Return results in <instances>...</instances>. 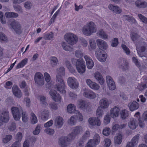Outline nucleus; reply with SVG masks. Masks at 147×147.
Returning a JSON list of instances; mask_svg holds the SVG:
<instances>
[{
	"label": "nucleus",
	"mask_w": 147,
	"mask_h": 147,
	"mask_svg": "<svg viewBox=\"0 0 147 147\" xmlns=\"http://www.w3.org/2000/svg\"><path fill=\"white\" fill-rule=\"evenodd\" d=\"M131 38L133 41L137 40L136 43V50L139 56L147 57V40L141 39L140 41L138 39L140 37L139 35L135 33H132L130 34Z\"/></svg>",
	"instance_id": "nucleus-1"
},
{
	"label": "nucleus",
	"mask_w": 147,
	"mask_h": 147,
	"mask_svg": "<svg viewBox=\"0 0 147 147\" xmlns=\"http://www.w3.org/2000/svg\"><path fill=\"white\" fill-rule=\"evenodd\" d=\"M97 28L95 24L92 22L87 23L82 29L83 33L86 36H90L93 33H95Z\"/></svg>",
	"instance_id": "nucleus-2"
},
{
	"label": "nucleus",
	"mask_w": 147,
	"mask_h": 147,
	"mask_svg": "<svg viewBox=\"0 0 147 147\" xmlns=\"http://www.w3.org/2000/svg\"><path fill=\"white\" fill-rule=\"evenodd\" d=\"M74 60H76V69L78 73L80 74H83L85 72L86 69V66L85 62L82 59H79L77 60L73 59L71 60L73 63Z\"/></svg>",
	"instance_id": "nucleus-3"
},
{
	"label": "nucleus",
	"mask_w": 147,
	"mask_h": 147,
	"mask_svg": "<svg viewBox=\"0 0 147 147\" xmlns=\"http://www.w3.org/2000/svg\"><path fill=\"white\" fill-rule=\"evenodd\" d=\"M64 40L70 45H73L76 44L78 41V36L72 33L65 34L64 36Z\"/></svg>",
	"instance_id": "nucleus-4"
},
{
	"label": "nucleus",
	"mask_w": 147,
	"mask_h": 147,
	"mask_svg": "<svg viewBox=\"0 0 147 147\" xmlns=\"http://www.w3.org/2000/svg\"><path fill=\"white\" fill-rule=\"evenodd\" d=\"M9 113L8 111L5 110L0 113V128H3V123H7L9 120Z\"/></svg>",
	"instance_id": "nucleus-5"
},
{
	"label": "nucleus",
	"mask_w": 147,
	"mask_h": 147,
	"mask_svg": "<svg viewBox=\"0 0 147 147\" xmlns=\"http://www.w3.org/2000/svg\"><path fill=\"white\" fill-rule=\"evenodd\" d=\"M11 110L14 119L16 121L19 120L21 118V113L22 112V109L19 106L18 107H13Z\"/></svg>",
	"instance_id": "nucleus-6"
},
{
	"label": "nucleus",
	"mask_w": 147,
	"mask_h": 147,
	"mask_svg": "<svg viewBox=\"0 0 147 147\" xmlns=\"http://www.w3.org/2000/svg\"><path fill=\"white\" fill-rule=\"evenodd\" d=\"M8 26L10 29H13L17 34H20L22 32L21 25L18 21H13Z\"/></svg>",
	"instance_id": "nucleus-7"
},
{
	"label": "nucleus",
	"mask_w": 147,
	"mask_h": 147,
	"mask_svg": "<svg viewBox=\"0 0 147 147\" xmlns=\"http://www.w3.org/2000/svg\"><path fill=\"white\" fill-rule=\"evenodd\" d=\"M82 94L85 97L90 99H94L96 97V94L92 91L89 89H84Z\"/></svg>",
	"instance_id": "nucleus-8"
},
{
	"label": "nucleus",
	"mask_w": 147,
	"mask_h": 147,
	"mask_svg": "<svg viewBox=\"0 0 147 147\" xmlns=\"http://www.w3.org/2000/svg\"><path fill=\"white\" fill-rule=\"evenodd\" d=\"M34 80L35 83L39 86H42L45 83L44 78L43 74L40 72H36L34 75Z\"/></svg>",
	"instance_id": "nucleus-9"
},
{
	"label": "nucleus",
	"mask_w": 147,
	"mask_h": 147,
	"mask_svg": "<svg viewBox=\"0 0 147 147\" xmlns=\"http://www.w3.org/2000/svg\"><path fill=\"white\" fill-rule=\"evenodd\" d=\"M67 83L69 87L72 89H76L78 87V82L74 77L69 78L67 79Z\"/></svg>",
	"instance_id": "nucleus-10"
},
{
	"label": "nucleus",
	"mask_w": 147,
	"mask_h": 147,
	"mask_svg": "<svg viewBox=\"0 0 147 147\" xmlns=\"http://www.w3.org/2000/svg\"><path fill=\"white\" fill-rule=\"evenodd\" d=\"M57 84L56 85V88L57 90L62 94H64L66 92L65 84L64 81L63 80L56 81Z\"/></svg>",
	"instance_id": "nucleus-11"
},
{
	"label": "nucleus",
	"mask_w": 147,
	"mask_h": 147,
	"mask_svg": "<svg viewBox=\"0 0 147 147\" xmlns=\"http://www.w3.org/2000/svg\"><path fill=\"white\" fill-rule=\"evenodd\" d=\"M89 124L92 126H100L101 123L100 119L98 117H92L89 118L88 120Z\"/></svg>",
	"instance_id": "nucleus-12"
},
{
	"label": "nucleus",
	"mask_w": 147,
	"mask_h": 147,
	"mask_svg": "<svg viewBox=\"0 0 147 147\" xmlns=\"http://www.w3.org/2000/svg\"><path fill=\"white\" fill-rule=\"evenodd\" d=\"M120 109L119 107L115 106L111 109L110 111V116L113 118H115L119 115Z\"/></svg>",
	"instance_id": "nucleus-13"
},
{
	"label": "nucleus",
	"mask_w": 147,
	"mask_h": 147,
	"mask_svg": "<svg viewBox=\"0 0 147 147\" xmlns=\"http://www.w3.org/2000/svg\"><path fill=\"white\" fill-rule=\"evenodd\" d=\"M106 80L107 86L110 90H115L116 88L115 84L112 78L110 76H107L106 77Z\"/></svg>",
	"instance_id": "nucleus-14"
},
{
	"label": "nucleus",
	"mask_w": 147,
	"mask_h": 147,
	"mask_svg": "<svg viewBox=\"0 0 147 147\" xmlns=\"http://www.w3.org/2000/svg\"><path fill=\"white\" fill-rule=\"evenodd\" d=\"M100 51L99 49H98L95 51L96 57L100 61L102 62H105L107 57V54L105 53L102 54Z\"/></svg>",
	"instance_id": "nucleus-15"
},
{
	"label": "nucleus",
	"mask_w": 147,
	"mask_h": 147,
	"mask_svg": "<svg viewBox=\"0 0 147 147\" xmlns=\"http://www.w3.org/2000/svg\"><path fill=\"white\" fill-rule=\"evenodd\" d=\"M49 94L53 100L55 101L59 102H61V98L60 95L58 94L55 91L51 90L50 91Z\"/></svg>",
	"instance_id": "nucleus-16"
},
{
	"label": "nucleus",
	"mask_w": 147,
	"mask_h": 147,
	"mask_svg": "<svg viewBox=\"0 0 147 147\" xmlns=\"http://www.w3.org/2000/svg\"><path fill=\"white\" fill-rule=\"evenodd\" d=\"M56 81H59L62 80L61 77L65 74V69L64 67H61L56 70Z\"/></svg>",
	"instance_id": "nucleus-17"
},
{
	"label": "nucleus",
	"mask_w": 147,
	"mask_h": 147,
	"mask_svg": "<svg viewBox=\"0 0 147 147\" xmlns=\"http://www.w3.org/2000/svg\"><path fill=\"white\" fill-rule=\"evenodd\" d=\"M94 76L96 80L100 85H102L105 83V80L101 74L98 71L96 72Z\"/></svg>",
	"instance_id": "nucleus-18"
},
{
	"label": "nucleus",
	"mask_w": 147,
	"mask_h": 147,
	"mask_svg": "<svg viewBox=\"0 0 147 147\" xmlns=\"http://www.w3.org/2000/svg\"><path fill=\"white\" fill-rule=\"evenodd\" d=\"M84 58L86 61L87 68L89 69H91L94 66V62L92 58L89 56L85 55Z\"/></svg>",
	"instance_id": "nucleus-19"
},
{
	"label": "nucleus",
	"mask_w": 147,
	"mask_h": 147,
	"mask_svg": "<svg viewBox=\"0 0 147 147\" xmlns=\"http://www.w3.org/2000/svg\"><path fill=\"white\" fill-rule=\"evenodd\" d=\"M99 107L103 109H107L109 106V101L107 98H101L99 101Z\"/></svg>",
	"instance_id": "nucleus-20"
},
{
	"label": "nucleus",
	"mask_w": 147,
	"mask_h": 147,
	"mask_svg": "<svg viewBox=\"0 0 147 147\" xmlns=\"http://www.w3.org/2000/svg\"><path fill=\"white\" fill-rule=\"evenodd\" d=\"M96 42L99 49L102 50H106L107 48V44L104 40L101 39H98L97 40Z\"/></svg>",
	"instance_id": "nucleus-21"
},
{
	"label": "nucleus",
	"mask_w": 147,
	"mask_h": 147,
	"mask_svg": "<svg viewBox=\"0 0 147 147\" xmlns=\"http://www.w3.org/2000/svg\"><path fill=\"white\" fill-rule=\"evenodd\" d=\"M127 106L129 110L133 111L138 109L140 105L136 101H133L129 102Z\"/></svg>",
	"instance_id": "nucleus-22"
},
{
	"label": "nucleus",
	"mask_w": 147,
	"mask_h": 147,
	"mask_svg": "<svg viewBox=\"0 0 147 147\" xmlns=\"http://www.w3.org/2000/svg\"><path fill=\"white\" fill-rule=\"evenodd\" d=\"M12 90L13 94L16 97L20 98L22 96V93L16 85H14L13 86Z\"/></svg>",
	"instance_id": "nucleus-23"
},
{
	"label": "nucleus",
	"mask_w": 147,
	"mask_h": 147,
	"mask_svg": "<svg viewBox=\"0 0 147 147\" xmlns=\"http://www.w3.org/2000/svg\"><path fill=\"white\" fill-rule=\"evenodd\" d=\"M128 124L130 129L132 130L135 129L138 125V120L136 119L132 118L130 120Z\"/></svg>",
	"instance_id": "nucleus-24"
},
{
	"label": "nucleus",
	"mask_w": 147,
	"mask_h": 147,
	"mask_svg": "<svg viewBox=\"0 0 147 147\" xmlns=\"http://www.w3.org/2000/svg\"><path fill=\"white\" fill-rule=\"evenodd\" d=\"M63 123V119L59 116L56 117L54 121V124L56 127L58 128H61Z\"/></svg>",
	"instance_id": "nucleus-25"
},
{
	"label": "nucleus",
	"mask_w": 147,
	"mask_h": 147,
	"mask_svg": "<svg viewBox=\"0 0 147 147\" xmlns=\"http://www.w3.org/2000/svg\"><path fill=\"white\" fill-rule=\"evenodd\" d=\"M118 63L119 67L122 70L124 71L128 69V64L124 60L120 59L118 61Z\"/></svg>",
	"instance_id": "nucleus-26"
},
{
	"label": "nucleus",
	"mask_w": 147,
	"mask_h": 147,
	"mask_svg": "<svg viewBox=\"0 0 147 147\" xmlns=\"http://www.w3.org/2000/svg\"><path fill=\"white\" fill-rule=\"evenodd\" d=\"M135 4L139 8H145L147 7V2L143 0H137L136 1Z\"/></svg>",
	"instance_id": "nucleus-27"
},
{
	"label": "nucleus",
	"mask_w": 147,
	"mask_h": 147,
	"mask_svg": "<svg viewBox=\"0 0 147 147\" xmlns=\"http://www.w3.org/2000/svg\"><path fill=\"white\" fill-rule=\"evenodd\" d=\"M108 8L110 10L116 14H119L122 11L121 9L119 7L114 5L112 4H109Z\"/></svg>",
	"instance_id": "nucleus-28"
},
{
	"label": "nucleus",
	"mask_w": 147,
	"mask_h": 147,
	"mask_svg": "<svg viewBox=\"0 0 147 147\" xmlns=\"http://www.w3.org/2000/svg\"><path fill=\"white\" fill-rule=\"evenodd\" d=\"M123 135L121 133L117 134L114 137V142L116 144H120L122 141Z\"/></svg>",
	"instance_id": "nucleus-29"
},
{
	"label": "nucleus",
	"mask_w": 147,
	"mask_h": 147,
	"mask_svg": "<svg viewBox=\"0 0 147 147\" xmlns=\"http://www.w3.org/2000/svg\"><path fill=\"white\" fill-rule=\"evenodd\" d=\"M83 131V127L80 126H78L74 127L72 130V132L76 136L81 134Z\"/></svg>",
	"instance_id": "nucleus-30"
},
{
	"label": "nucleus",
	"mask_w": 147,
	"mask_h": 147,
	"mask_svg": "<svg viewBox=\"0 0 147 147\" xmlns=\"http://www.w3.org/2000/svg\"><path fill=\"white\" fill-rule=\"evenodd\" d=\"M61 46L63 49L66 51H69L72 52L74 51V48L73 47L67 44L64 42L63 41L61 43Z\"/></svg>",
	"instance_id": "nucleus-31"
},
{
	"label": "nucleus",
	"mask_w": 147,
	"mask_h": 147,
	"mask_svg": "<svg viewBox=\"0 0 147 147\" xmlns=\"http://www.w3.org/2000/svg\"><path fill=\"white\" fill-rule=\"evenodd\" d=\"M140 137V135L138 134L135 136L131 139V142L128 143L129 144L134 146L136 145L138 142L139 138Z\"/></svg>",
	"instance_id": "nucleus-32"
},
{
	"label": "nucleus",
	"mask_w": 147,
	"mask_h": 147,
	"mask_svg": "<svg viewBox=\"0 0 147 147\" xmlns=\"http://www.w3.org/2000/svg\"><path fill=\"white\" fill-rule=\"evenodd\" d=\"M67 111L70 113H74L76 111V107L74 104H70L67 106Z\"/></svg>",
	"instance_id": "nucleus-33"
},
{
	"label": "nucleus",
	"mask_w": 147,
	"mask_h": 147,
	"mask_svg": "<svg viewBox=\"0 0 147 147\" xmlns=\"http://www.w3.org/2000/svg\"><path fill=\"white\" fill-rule=\"evenodd\" d=\"M41 119L43 120H46L48 119L49 115V112L48 110H44L41 111Z\"/></svg>",
	"instance_id": "nucleus-34"
},
{
	"label": "nucleus",
	"mask_w": 147,
	"mask_h": 147,
	"mask_svg": "<svg viewBox=\"0 0 147 147\" xmlns=\"http://www.w3.org/2000/svg\"><path fill=\"white\" fill-rule=\"evenodd\" d=\"M146 88H147V79L144 82L139 84L137 86V89L140 91H142Z\"/></svg>",
	"instance_id": "nucleus-35"
},
{
	"label": "nucleus",
	"mask_w": 147,
	"mask_h": 147,
	"mask_svg": "<svg viewBox=\"0 0 147 147\" xmlns=\"http://www.w3.org/2000/svg\"><path fill=\"white\" fill-rule=\"evenodd\" d=\"M59 144L61 147H67L69 145L67 142L66 141L65 138H61L59 140Z\"/></svg>",
	"instance_id": "nucleus-36"
},
{
	"label": "nucleus",
	"mask_w": 147,
	"mask_h": 147,
	"mask_svg": "<svg viewBox=\"0 0 147 147\" xmlns=\"http://www.w3.org/2000/svg\"><path fill=\"white\" fill-rule=\"evenodd\" d=\"M5 16L7 18H16L18 17L19 15L16 13L13 12H6L5 13Z\"/></svg>",
	"instance_id": "nucleus-37"
},
{
	"label": "nucleus",
	"mask_w": 147,
	"mask_h": 147,
	"mask_svg": "<svg viewBox=\"0 0 147 147\" xmlns=\"http://www.w3.org/2000/svg\"><path fill=\"white\" fill-rule=\"evenodd\" d=\"M96 47V44L95 41L92 39L90 40L89 41V45L88 49L90 51L94 50Z\"/></svg>",
	"instance_id": "nucleus-38"
},
{
	"label": "nucleus",
	"mask_w": 147,
	"mask_h": 147,
	"mask_svg": "<svg viewBox=\"0 0 147 147\" xmlns=\"http://www.w3.org/2000/svg\"><path fill=\"white\" fill-rule=\"evenodd\" d=\"M85 101L82 99H80L78 100L77 107L81 109H85L86 108Z\"/></svg>",
	"instance_id": "nucleus-39"
},
{
	"label": "nucleus",
	"mask_w": 147,
	"mask_h": 147,
	"mask_svg": "<svg viewBox=\"0 0 147 147\" xmlns=\"http://www.w3.org/2000/svg\"><path fill=\"white\" fill-rule=\"evenodd\" d=\"M38 99L40 101V103L42 104L43 106L46 107L48 105V104L46 101V98L43 96H40L38 97Z\"/></svg>",
	"instance_id": "nucleus-40"
},
{
	"label": "nucleus",
	"mask_w": 147,
	"mask_h": 147,
	"mask_svg": "<svg viewBox=\"0 0 147 147\" xmlns=\"http://www.w3.org/2000/svg\"><path fill=\"white\" fill-rule=\"evenodd\" d=\"M50 64L53 67H55L57 65L58 62L57 59L55 57H51L49 59Z\"/></svg>",
	"instance_id": "nucleus-41"
},
{
	"label": "nucleus",
	"mask_w": 147,
	"mask_h": 147,
	"mask_svg": "<svg viewBox=\"0 0 147 147\" xmlns=\"http://www.w3.org/2000/svg\"><path fill=\"white\" fill-rule=\"evenodd\" d=\"M119 114L121 118L123 119H126L128 116V111L126 109H122L120 111Z\"/></svg>",
	"instance_id": "nucleus-42"
},
{
	"label": "nucleus",
	"mask_w": 147,
	"mask_h": 147,
	"mask_svg": "<svg viewBox=\"0 0 147 147\" xmlns=\"http://www.w3.org/2000/svg\"><path fill=\"white\" fill-rule=\"evenodd\" d=\"M28 59L26 58L23 59L20 61L16 67V69H19L23 67L27 63Z\"/></svg>",
	"instance_id": "nucleus-43"
},
{
	"label": "nucleus",
	"mask_w": 147,
	"mask_h": 147,
	"mask_svg": "<svg viewBox=\"0 0 147 147\" xmlns=\"http://www.w3.org/2000/svg\"><path fill=\"white\" fill-rule=\"evenodd\" d=\"M98 144L92 139H90L88 140L85 147H96V145Z\"/></svg>",
	"instance_id": "nucleus-44"
},
{
	"label": "nucleus",
	"mask_w": 147,
	"mask_h": 147,
	"mask_svg": "<svg viewBox=\"0 0 147 147\" xmlns=\"http://www.w3.org/2000/svg\"><path fill=\"white\" fill-rule=\"evenodd\" d=\"M98 34L100 38L104 39H106L108 38L107 34L102 30H100L98 32Z\"/></svg>",
	"instance_id": "nucleus-45"
},
{
	"label": "nucleus",
	"mask_w": 147,
	"mask_h": 147,
	"mask_svg": "<svg viewBox=\"0 0 147 147\" xmlns=\"http://www.w3.org/2000/svg\"><path fill=\"white\" fill-rule=\"evenodd\" d=\"M76 116L73 115L71 116L69 119L68 123L70 125H75L77 122V119Z\"/></svg>",
	"instance_id": "nucleus-46"
},
{
	"label": "nucleus",
	"mask_w": 147,
	"mask_h": 147,
	"mask_svg": "<svg viewBox=\"0 0 147 147\" xmlns=\"http://www.w3.org/2000/svg\"><path fill=\"white\" fill-rule=\"evenodd\" d=\"M53 37L54 34L52 32H51L49 33L45 34L43 38L45 40H50L53 39Z\"/></svg>",
	"instance_id": "nucleus-47"
},
{
	"label": "nucleus",
	"mask_w": 147,
	"mask_h": 147,
	"mask_svg": "<svg viewBox=\"0 0 147 147\" xmlns=\"http://www.w3.org/2000/svg\"><path fill=\"white\" fill-rule=\"evenodd\" d=\"M44 78L47 83L50 84L51 82V77L50 75L47 72H45L44 74Z\"/></svg>",
	"instance_id": "nucleus-48"
},
{
	"label": "nucleus",
	"mask_w": 147,
	"mask_h": 147,
	"mask_svg": "<svg viewBox=\"0 0 147 147\" xmlns=\"http://www.w3.org/2000/svg\"><path fill=\"white\" fill-rule=\"evenodd\" d=\"M102 109L98 107L96 110V114L97 116L102 117L104 114V111Z\"/></svg>",
	"instance_id": "nucleus-49"
},
{
	"label": "nucleus",
	"mask_w": 147,
	"mask_h": 147,
	"mask_svg": "<svg viewBox=\"0 0 147 147\" xmlns=\"http://www.w3.org/2000/svg\"><path fill=\"white\" fill-rule=\"evenodd\" d=\"M110 116L109 114H107L104 116L103 123L105 125H107L110 123L111 119Z\"/></svg>",
	"instance_id": "nucleus-50"
},
{
	"label": "nucleus",
	"mask_w": 147,
	"mask_h": 147,
	"mask_svg": "<svg viewBox=\"0 0 147 147\" xmlns=\"http://www.w3.org/2000/svg\"><path fill=\"white\" fill-rule=\"evenodd\" d=\"M31 123L33 124L36 123L38 121L37 119L35 114L33 113H31L30 114Z\"/></svg>",
	"instance_id": "nucleus-51"
},
{
	"label": "nucleus",
	"mask_w": 147,
	"mask_h": 147,
	"mask_svg": "<svg viewBox=\"0 0 147 147\" xmlns=\"http://www.w3.org/2000/svg\"><path fill=\"white\" fill-rule=\"evenodd\" d=\"M111 130L110 128L105 127L102 130V133L105 136H108L111 133Z\"/></svg>",
	"instance_id": "nucleus-52"
},
{
	"label": "nucleus",
	"mask_w": 147,
	"mask_h": 147,
	"mask_svg": "<svg viewBox=\"0 0 147 147\" xmlns=\"http://www.w3.org/2000/svg\"><path fill=\"white\" fill-rule=\"evenodd\" d=\"M91 139H92L93 141L98 144L100 142V137L98 134L95 133L93 136V138Z\"/></svg>",
	"instance_id": "nucleus-53"
},
{
	"label": "nucleus",
	"mask_w": 147,
	"mask_h": 147,
	"mask_svg": "<svg viewBox=\"0 0 147 147\" xmlns=\"http://www.w3.org/2000/svg\"><path fill=\"white\" fill-rule=\"evenodd\" d=\"M77 113H76V117L77 120H78L80 121H82L83 120V116L82 115V114L79 111L77 110Z\"/></svg>",
	"instance_id": "nucleus-54"
},
{
	"label": "nucleus",
	"mask_w": 147,
	"mask_h": 147,
	"mask_svg": "<svg viewBox=\"0 0 147 147\" xmlns=\"http://www.w3.org/2000/svg\"><path fill=\"white\" fill-rule=\"evenodd\" d=\"M65 64L67 68H68L70 71L71 73L74 71L75 70L72 67L71 64L68 61H66L65 62Z\"/></svg>",
	"instance_id": "nucleus-55"
},
{
	"label": "nucleus",
	"mask_w": 147,
	"mask_h": 147,
	"mask_svg": "<svg viewBox=\"0 0 147 147\" xmlns=\"http://www.w3.org/2000/svg\"><path fill=\"white\" fill-rule=\"evenodd\" d=\"M76 136L72 132L67 136L66 141L67 142H70L73 140Z\"/></svg>",
	"instance_id": "nucleus-56"
},
{
	"label": "nucleus",
	"mask_w": 147,
	"mask_h": 147,
	"mask_svg": "<svg viewBox=\"0 0 147 147\" xmlns=\"http://www.w3.org/2000/svg\"><path fill=\"white\" fill-rule=\"evenodd\" d=\"M41 129V125H38L36 127L33 133L34 135H37L39 134Z\"/></svg>",
	"instance_id": "nucleus-57"
},
{
	"label": "nucleus",
	"mask_w": 147,
	"mask_h": 147,
	"mask_svg": "<svg viewBox=\"0 0 147 147\" xmlns=\"http://www.w3.org/2000/svg\"><path fill=\"white\" fill-rule=\"evenodd\" d=\"M22 113V119L23 122H27L28 119V115L25 112H23Z\"/></svg>",
	"instance_id": "nucleus-58"
},
{
	"label": "nucleus",
	"mask_w": 147,
	"mask_h": 147,
	"mask_svg": "<svg viewBox=\"0 0 147 147\" xmlns=\"http://www.w3.org/2000/svg\"><path fill=\"white\" fill-rule=\"evenodd\" d=\"M90 88L93 90H99L100 86L96 82H93L92 84L91 85Z\"/></svg>",
	"instance_id": "nucleus-59"
},
{
	"label": "nucleus",
	"mask_w": 147,
	"mask_h": 147,
	"mask_svg": "<svg viewBox=\"0 0 147 147\" xmlns=\"http://www.w3.org/2000/svg\"><path fill=\"white\" fill-rule=\"evenodd\" d=\"M12 139V136L11 135H6L5 138H3L2 141L4 143H7Z\"/></svg>",
	"instance_id": "nucleus-60"
},
{
	"label": "nucleus",
	"mask_w": 147,
	"mask_h": 147,
	"mask_svg": "<svg viewBox=\"0 0 147 147\" xmlns=\"http://www.w3.org/2000/svg\"><path fill=\"white\" fill-rule=\"evenodd\" d=\"M7 38L6 36L3 33L0 32V41L7 42Z\"/></svg>",
	"instance_id": "nucleus-61"
},
{
	"label": "nucleus",
	"mask_w": 147,
	"mask_h": 147,
	"mask_svg": "<svg viewBox=\"0 0 147 147\" xmlns=\"http://www.w3.org/2000/svg\"><path fill=\"white\" fill-rule=\"evenodd\" d=\"M13 6L14 9L16 11L21 13L23 12V10L20 5H13Z\"/></svg>",
	"instance_id": "nucleus-62"
},
{
	"label": "nucleus",
	"mask_w": 147,
	"mask_h": 147,
	"mask_svg": "<svg viewBox=\"0 0 147 147\" xmlns=\"http://www.w3.org/2000/svg\"><path fill=\"white\" fill-rule=\"evenodd\" d=\"M49 107L51 109L55 110L58 109V107L57 104L55 102H51L49 103Z\"/></svg>",
	"instance_id": "nucleus-63"
},
{
	"label": "nucleus",
	"mask_w": 147,
	"mask_h": 147,
	"mask_svg": "<svg viewBox=\"0 0 147 147\" xmlns=\"http://www.w3.org/2000/svg\"><path fill=\"white\" fill-rule=\"evenodd\" d=\"M44 131L47 134L51 135H53L55 132V131L53 129L50 128L45 129Z\"/></svg>",
	"instance_id": "nucleus-64"
}]
</instances>
